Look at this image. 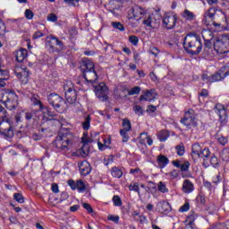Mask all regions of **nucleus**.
Masks as SVG:
<instances>
[{
	"instance_id": "obj_1",
	"label": "nucleus",
	"mask_w": 229,
	"mask_h": 229,
	"mask_svg": "<svg viewBox=\"0 0 229 229\" xmlns=\"http://www.w3.org/2000/svg\"><path fill=\"white\" fill-rule=\"evenodd\" d=\"M184 51L191 56H196L201 53L203 44L201 43V37L196 33H189L183 39Z\"/></svg>"
},
{
	"instance_id": "obj_2",
	"label": "nucleus",
	"mask_w": 229,
	"mask_h": 229,
	"mask_svg": "<svg viewBox=\"0 0 229 229\" xmlns=\"http://www.w3.org/2000/svg\"><path fill=\"white\" fill-rule=\"evenodd\" d=\"M74 139H76V137H74V134H72L69 129L63 128L56 136L54 146L56 148L57 151H68Z\"/></svg>"
},
{
	"instance_id": "obj_3",
	"label": "nucleus",
	"mask_w": 229,
	"mask_h": 229,
	"mask_svg": "<svg viewBox=\"0 0 229 229\" xmlns=\"http://www.w3.org/2000/svg\"><path fill=\"white\" fill-rule=\"evenodd\" d=\"M2 103L7 110H15L19 106V97L13 91L7 89L2 97Z\"/></svg>"
},
{
	"instance_id": "obj_4",
	"label": "nucleus",
	"mask_w": 229,
	"mask_h": 229,
	"mask_svg": "<svg viewBox=\"0 0 229 229\" xmlns=\"http://www.w3.org/2000/svg\"><path fill=\"white\" fill-rule=\"evenodd\" d=\"M0 135L5 139H13V123L10 122L8 115H2L0 118Z\"/></svg>"
},
{
	"instance_id": "obj_5",
	"label": "nucleus",
	"mask_w": 229,
	"mask_h": 229,
	"mask_svg": "<svg viewBox=\"0 0 229 229\" xmlns=\"http://www.w3.org/2000/svg\"><path fill=\"white\" fill-rule=\"evenodd\" d=\"M64 98L67 103H69L70 105L76 103L78 95L76 94V89H74V85L72 84V82H67L66 84H64Z\"/></svg>"
},
{
	"instance_id": "obj_6",
	"label": "nucleus",
	"mask_w": 229,
	"mask_h": 229,
	"mask_svg": "<svg viewBox=\"0 0 229 229\" xmlns=\"http://www.w3.org/2000/svg\"><path fill=\"white\" fill-rule=\"evenodd\" d=\"M181 123L186 126L188 130H194L195 128H198V122L194 116L193 110L187 111L184 114V117L181 119Z\"/></svg>"
},
{
	"instance_id": "obj_7",
	"label": "nucleus",
	"mask_w": 229,
	"mask_h": 229,
	"mask_svg": "<svg viewBox=\"0 0 229 229\" xmlns=\"http://www.w3.org/2000/svg\"><path fill=\"white\" fill-rule=\"evenodd\" d=\"M47 101L49 105H51V106L56 110V112H58L60 108H64L65 106V101L64 100V98L56 93H50L47 96Z\"/></svg>"
},
{
	"instance_id": "obj_8",
	"label": "nucleus",
	"mask_w": 229,
	"mask_h": 229,
	"mask_svg": "<svg viewBox=\"0 0 229 229\" xmlns=\"http://www.w3.org/2000/svg\"><path fill=\"white\" fill-rule=\"evenodd\" d=\"M161 21L162 15H160V12L156 11L154 13L148 15V17L143 21V24H145V26H148V28L157 30V28L160 26Z\"/></svg>"
},
{
	"instance_id": "obj_9",
	"label": "nucleus",
	"mask_w": 229,
	"mask_h": 229,
	"mask_svg": "<svg viewBox=\"0 0 229 229\" xmlns=\"http://www.w3.org/2000/svg\"><path fill=\"white\" fill-rule=\"evenodd\" d=\"M108 88L105 82H100L95 87V94L101 101H108Z\"/></svg>"
},
{
	"instance_id": "obj_10",
	"label": "nucleus",
	"mask_w": 229,
	"mask_h": 229,
	"mask_svg": "<svg viewBox=\"0 0 229 229\" xmlns=\"http://www.w3.org/2000/svg\"><path fill=\"white\" fill-rule=\"evenodd\" d=\"M223 24H228V19L226 18V13L218 7V11L216 13L212 22V26H214V28H221Z\"/></svg>"
},
{
	"instance_id": "obj_11",
	"label": "nucleus",
	"mask_w": 229,
	"mask_h": 229,
	"mask_svg": "<svg viewBox=\"0 0 229 229\" xmlns=\"http://www.w3.org/2000/svg\"><path fill=\"white\" fill-rule=\"evenodd\" d=\"M55 46H58L59 49H64V42L60 41L56 37L54 36H48L47 37V42H46V47L50 51L51 53H55L56 51V48Z\"/></svg>"
},
{
	"instance_id": "obj_12",
	"label": "nucleus",
	"mask_w": 229,
	"mask_h": 229,
	"mask_svg": "<svg viewBox=\"0 0 229 229\" xmlns=\"http://www.w3.org/2000/svg\"><path fill=\"white\" fill-rule=\"evenodd\" d=\"M229 76V67L223 66L220 70L216 72L213 75H211V83H216V81H223L225 78Z\"/></svg>"
},
{
	"instance_id": "obj_13",
	"label": "nucleus",
	"mask_w": 229,
	"mask_h": 229,
	"mask_svg": "<svg viewBox=\"0 0 229 229\" xmlns=\"http://www.w3.org/2000/svg\"><path fill=\"white\" fill-rule=\"evenodd\" d=\"M178 21V16L171 13H167L163 17V24L166 30H173L176 26V21Z\"/></svg>"
},
{
	"instance_id": "obj_14",
	"label": "nucleus",
	"mask_w": 229,
	"mask_h": 229,
	"mask_svg": "<svg viewBox=\"0 0 229 229\" xmlns=\"http://www.w3.org/2000/svg\"><path fill=\"white\" fill-rule=\"evenodd\" d=\"M14 72L17 76V78H19L21 81V83H23V85H26V83H28V81H30V71H28L27 68H22L21 66H16L14 69Z\"/></svg>"
},
{
	"instance_id": "obj_15",
	"label": "nucleus",
	"mask_w": 229,
	"mask_h": 229,
	"mask_svg": "<svg viewBox=\"0 0 229 229\" xmlns=\"http://www.w3.org/2000/svg\"><path fill=\"white\" fill-rule=\"evenodd\" d=\"M218 12V7H211L204 13L203 22L206 26H212V22Z\"/></svg>"
},
{
	"instance_id": "obj_16",
	"label": "nucleus",
	"mask_w": 229,
	"mask_h": 229,
	"mask_svg": "<svg viewBox=\"0 0 229 229\" xmlns=\"http://www.w3.org/2000/svg\"><path fill=\"white\" fill-rule=\"evenodd\" d=\"M215 112L219 116V123L221 125H225L228 121V114H226V108L221 104H216L215 106Z\"/></svg>"
},
{
	"instance_id": "obj_17",
	"label": "nucleus",
	"mask_w": 229,
	"mask_h": 229,
	"mask_svg": "<svg viewBox=\"0 0 229 229\" xmlns=\"http://www.w3.org/2000/svg\"><path fill=\"white\" fill-rule=\"evenodd\" d=\"M157 89H147L143 91V94L140 96V101H155L157 99Z\"/></svg>"
},
{
	"instance_id": "obj_18",
	"label": "nucleus",
	"mask_w": 229,
	"mask_h": 229,
	"mask_svg": "<svg viewBox=\"0 0 229 229\" xmlns=\"http://www.w3.org/2000/svg\"><path fill=\"white\" fill-rule=\"evenodd\" d=\"M82 76L88 83H98V80L99 78L98 77V72L96 70L84 71Z\"/></svg>"
},
{
	"instance_id": "obj_19",
	"label": "nucleus",
	"mask_w": 229,
	"mask_h": 229,
	"mask_svg": "<svg viewBox=\"0 0 229 229\" xmlns=\"http://www.w3.org/2000/svg\"><path fill=\"white\" fill-rule=\"evenodd\" d=\"M132 15L135 21H140V19H144V17L148 15V12H146L144 8L136 5L132 7Z\"/></svg>"
},
{
	"instance_id": "obj_20",
	"label": "nucleus",
	"mask_w": 229,
	"mask_h": 229,
	"mask_svg": "<svg viewBox=\"0 0 229 229\" xmlns=\"http://www.w3.org/2000/svg\"><path fill=\"white\" fill-rule=\"evenodd\" d=\"M157 210L160 214H169L171 212V204L165 200L157 202Z\"/></svg>"
},
{
	"instance_id": "obj_21",
	"label": "nucleus",
	"mask_w": 229,
	"mask_h": 229,
	"mask_svg": "<svg viewBox=\"0 0 229 229\" xmlns=\"http://www.w3.org/2000/svg\"><path fill=\"white\" fill-rule=\"evenodd\" d=\"M79 169L82 176H87L88 174H90V171H91L90 163L88 161H82L79 165Z\"/></svg>"
},
{
	"instance_id": "obj_22",
	"label": "nucleus",
	"mask_w": 229,
	"mask_h": 229,
	"mask_svg": "<svg viewBox=\"0 0 229 229\" xmlns=\"http://www.w3.org/2000/svg\"><path fill=\"white\" fill-rule=\"evenodd\" d=\"M194 191V183L191 180L186 179L182 182V192L185 194H191Z\"/></svg>"
},
{
	"instance_id": "obj_23",
	"label": "nucleus",
	"mask_w": 229,
	"mask_h": 229,
	"mask_svg": "<svg viewBox=\"0 0 229 229\" xmlns=\"http://www.w3.org/2000/svg\"><path fill=\"white\" fill-rule=\"evenodd\" d=\"M157 164L159 169H164L169 164V158L165 155H158L157 157Z\"/></svg>"
},
{
	"instance_id": "obj_24",
	"label": "nucleus",
	"mask_w": 229,
	"mask_h": 229,
	"mask_svg": "<svg viewBox=\"0 0 229 229\" xmlns=\"http://www.w3.org/2000/svg\"><path fill=\"white\" fill-rule=\"evenodd\" d=\"M94 70L96 69L94 68V63L92 61L90 60L82 61V64L81 66V72L82 73H84L85 71H94Z\"/></svg>"
},
{
	"instance_id": "obj_25",
	"label": "nucleus",
	"mask_w": 229,
	"mask_h": 229,
	"mask_svg": "<svg viewBox=\"0 0 229 229\" xmlns=\"http://www.w3.org/2000/svg\"><path fill=\"white\" fill-rule=\"evenodd\" d=\"M39 112H42L44 117H46L47 115L48 117H52L55 121H56L58 119V114H56V113L51 111V108H49L48 106H44L41 110H39Z\"/></svg>"
},
{
	"instance_id": "obj_26",
	"label": "nucleus",
	"mask_w": 229,
	"mask_h": 229,
	"mask_svg": "<svg viewBox=\"0 0 229 229\" xmlns=\"http://www.w3.org/2000/svg\"><path fill=\"white\" fill-rule=\"evenodd\" d=\"M27 56H28V50H26V48H21L20 50L16 51V60L20 64L24 62Z\"/></svg>"
},
{
	"instance_id": "obj_27",
	"label": "nucleus",
	"mask_w": 229,
	"mask_h": 229,
	"mask_svg": "<svg viewBox=\"0 0 229 229\" xmlns=\"http://www.w3.org/2000/svg\"><path fill=\"white\" fill-rule=\"evenodd\" d=\"M146 140L148 146H153V139H151L146 132H142L140 136V144H146Z\"/></svg>"
},
{
	"instance_id": "obj_28",
	"label": "nucleus",
	"mask_w": 229,
	"mask_h": 229,
	"mask_svg": "<svg viewBox=\"0 0 229 229\" xmlns=\"http://www.w3.org/2000/svg\"><path fill=\"white\" fill-rule=\"evenodd\" d=\"M4 61L3 60V57L0 55V78H7L10 74V72L8 70L4 69Z\"/></svg>"
},
{
	"instance_id": "obj_29",
	"label": "nucleus",
	"mask_w": 229,
	"mask_h": 229,
	"mask_svg": "<svg viewBox=\"0 0 229 229\" xmlns=\"http://www.w3.org/2000/svg\"><path fill=\"white\" fill-rule=\"evenodd\" d=\"M111 174L113 178H123V170L117 166H114L111 169Z\"/></svg>"
},
{
	"instance_id": "obj_30",
	"label": "nucleus",
	"mask_w": 229,
	"mask_h": 229,
	"mask_svg": "<svg viewBox=\"0 0 229 229\" xmlns=\"http://www.w3.org/2000/svg\"><path fill=\"white\" fill-rule=\"evenodd\" d=\"M30 101L32 105H34L35 106H39V111L42 110V108H44V105L42 104V101H40V99L38 98V95H33L30 98Z\"/></svg>"
},
{
	"instance_id": "obj_31",
	"label": "nucleus",
	"mask_w": 229,
	"mask_h": 229,
	"mask_svg": "<svg viewBox=\"0 0 229 229\" xmlns=\"http://www.w3.org/2000/svg\"><path fill=\"white\" fill-rule=\"evenodd\" d=\"M198 157L199 158H203L204 162H207V158L210 157V149H208V148H202Z\"/></svg>"
},
{
	"instance_id": "obj_32",
	"label": "nucleus",
	"mask_w": 229,
	"mask_h": 229,
	"mask_svg": "<svg viewBox=\"0 0 229 229\" xmlns=\"http://www.w3.org/2000/svg\"><path fill=\"white\" fill-rule=\"evenodd\" d=\"M157 138L160 142H165L169 139V132L167 131H161L157 133Z\"/></svg>"
},
{
	"instance_id": "obj_33",
	"label": "nucleus",
	"mask_w": 229,
	"mask_h": 229,
	"mask_svg": "<svg viewBox=\"0 0 229 229\" xmlns=\"http://www.w3.org/2000/svg\"><path fill=\"white\" fill-rule=\"evenodd\" d=\"M10 123H13V137L15 135V128H17V124L21 123V114H16L14 116V120L9 118Z\"/></svg>"
},
{
	"instance_id": "obj_34",
	"label": "nucleus",
	"mask_w": 229,
	"mask_h": 229,
	"mask_svg": "<svg viewBox=\"0 0 229 229\" xmlns=\"http://www.w3.org/2000/svg\"><path fill=\"white\" fill-rule=\"evenodd\" d=\"M225 42L223 41H217L215 44V49L216 51H217L218 53H226V50H225Z\"/></svg>"
},
{
	"instance_id": "obj_35",
	"label": "nucleus",
	"mask_w": 229,
	"mask_h": 229,
	"mask_svg": "<svg viewBox=\"0 0 229 229\" xmlns=\"http://www.w3.org/2000/svg\"><path fill=\"white\" fill-rule=\"evenodd\" d=\"M182 17L185 21H194V13L185 9L182 13Z\"/></svg>"
},
{
	"instance_id": "obj_36",
	"label": "nucleus",
	"mask_w": 229,
	"mask_h": 229,
	"mask_svg": "<svg viewBox=\"0 0 229 229\" xmlns=\"http://www.w3.org/2000/svg\"><path fill=\"white\" fill-rule=\"evenodd\" d=\"M176 153L179 157H183L185 155V145L181 142L179 145L175 147Z\"/></svg>"
},
{
	"instance_id": "obj_37",
	"label": "nucleus",
	"mask_w": 229,
	"mask_h": 229,
	"mask_svg": "<svg viewBox=\"0 0 229 229\" xmlns=\"http://www.w3.org/2000/svg\"><path fill=\"white\" fill-rule=\"evenodd\" d=\"M215 138L216 139L217 142H219V144H221V146H226V144H228V138H226L221 134H216L215 136Z\"/></svg>"
},
{
	"instance_id": "obj_38",
	"label": "nucleus",
	"mask_w": 229,
	"mask_h": 229,
	"mask_svg": "<svg viewBox=\"0 0 229 229\" xmlns=\"http://www.w3.org/2000/svg\"><path fill=\"white\" fill-rule=\"evenodd\" d=\"M123 129L125 131H130V130H131V122H130V119L128 118H124L123 120V123H122Z\"/></svg>"
},
{
	"instance_id": "obj_39",
	"label": "nucleus",
	"mask_w": 229,
	"mask_h": 229,
	"mask_svg": "<svg viewBox=\"0 0 229 229\" xmlns=\"http://www.w3.org/2000/svg\"><path fill=\"white\" fill-rule=\"evenodd\" d=\"M201 150L202 148L199 143H194L191 147V153L197 157H199V155L201 153Z\"/></svg>"
},
{
	"instance_id": "obj_40",
	"label": "nucleus",
	"mask_w": 229,
	"mask_h": 229,
	"mask_svg": "<svg viewBox=\"0 0 229 229\" xmlns=\"http://www.w3.org/2000/svg\"><path fill=\"white\" fill-rule=\"evenodd\" d=\"M157 191H159V192H162L163 194H165V192H169V189H167V186L164 182H159L157 183Z\"/></svg>"
},
{
	"instance_id": "obj_41",
	"label": "nucleus",
	"mask_w": 229,
	"mask_h": 229,
	"mask_svg": "<svg viewBox=\"0 0 229 229\" xmlns=\"http://www.w3.org/2000/svg\"><path fill=\"white\" fill-rule=\"evenodd\" d=\"M77 191L78 192H85L87 191V186L81 180L77 181Z\"/></svg>"
},
{
	"instance_id": "obj_42",
	"label": "nucleus",
	"mask_w": 229,
	"mask_h": 229,
	"mask_svg": "<svg viewBox=\"0 0 229 229\" xmlns=\"http://www.w3.org/2000/svg\"><path fill=\"white\" fill-rule=\"evenodd\" d=\"M129 191H133V192L140 194V188L139 187V182H131L129 185Z\"/></svg>"
},
{
	"instance_id": "obj_43",
	"label": "nucleus",
	"mask_w": 229,
	"mask_h": 229,
	"mask_svg": "<svg viewBox=\"0 0 229 229\" xmlns=\"http://www.w3.org/2000/svg\"><path fill=\"white\" fill-rule=\"evenodd\" d=\"M81 141L83 144H92V142H96V140L94 138H88L87 132H84Z\"/></svg>"
},
{
	"instance_id": "obj_44",
	"label": "nucleus",
	"mask_w": 229,
	"mask_h": 229,
	"mask_svg": "<svg viewBox=\"0 0 229 229\" xmlns=\"http://www.w3.org/2000/svg\"><path fill=\"white\" fill-rule=\"evenodd\" d=\"M111 25L114 30H118L119 31H124V25H123V23H121L120 21H113Z\"/></svg>"
},
{
	"instance_id": "obj_45",
	"label": "nucleus",
	"mask_w": 229,
	"mask_h": 229,
	"mask_svg": "<svg viewBox=\"0 0 229 229\" xmlns=\"http://www.w3.org/2000/svg\"><path fill=\"white\" fill-rule=\"evenodd\" d=\"M221 158L224 162H229V148H224L222 150Z\"/></svg>"
},
{
	"instance_id": "obj_46",
	"label": "nucleus",
	"mask_w": 229,
	"mask_h": 229,
	"mask_svg": "<svg viewBox=\"0 0 229 229\" xmlns=\"http://www.w3.org/2000/svg\"><path fill=\"white\" fill-rule=\"evenodd\" d=\"M132 110L136 115H144V109H142V106L139 105L134 106Z\"/></svg>"
},
{
	"instance_id": "obj_47",
	"label": "nucleus",
	"mask_w": 229,
	"mask_h": 229,
	"mask_svg": "<svg viewBox=\"0 0 229 229\" xmlns=\"http://www.w3.org/2000/svg\"><path fill=\"white\" fill-rule=\"evenodd\" d=\"M129 131L120 130V135L123 138L122 142H128L130 140V135H128Z\"/></svg>"
},
{
	"instance_id": "obj_48",
	"label": "nucleus",
	"mask_w": 229,
	"mask_h": 229,
	"mask_svg": "<svg viewBox=\"0 0 229 229\" xmlns=\"http://www.w3.org/2000/svg\"><path fill=\"white\" fill-rule=\"evenodd\" d=\"M113 203L114 207H121L123 205V200L121 199V197H119V195H114L113 197Z\"/></svg>"
},
{
	"instance_id": "obj_49",
	"label": "nucleus",
	"mask_w": 229,
	"mask_h": 229,
	"mask_svg": "<svg viewBox=\"0 0 229 229\" xmlns=\"http://www.w3.org/2000/svg\"><path fill=\"white\" fill-rule=\"evenodd\" d=\"M210 164L214 167H219V158L216 156H212L209 160Z\"/></svg>"
},
{
	"instance_id": "obj_50",
	"label": "nucleus",
	"mask_w": 229,
	"mask_h": 229,
	"mask_svg": "<svg viewBox=\"0 0 229 229\" xmlns=\"http://www.w3.org/2000/svg\"><path fill=\"white\" fill-rule=\"evenodd\" d=\"M83 130H89L90 128V116L88 115L82 123Z\"/></svg>"
},
{
	"instance_id": "obj_51",
	"label": "nucleus",
	"mask_w": 229,
	"mask_h": 229,
	"mask_svg": "<svg viewBox=\"0 0 229 229\" xmlns=\"http://www.w3.org/2000/svg\"><path fill=\"white\" fill-rule=\"evenodd\" d=\"M137 94H140V87L136 86L128 91L129 96H135Z\"/></svg>"
},
{
	"instance_id": "obj_52",
	"label": "nucleus",
	"mask_w": 229,
	"mask_h": 229,
	"mask_svg": "<svg viewBox=\"0 0 229 229\" xmlns=\"http://www.w3.org/2000/svg\"><path fill=\"white\" fill-rule=\"evenodd\" d=\"M189 167H191V163L189 161H185L181 165L179 169H181L182 173H187V171H189Z\"/></svg>"
},
{
	"instance_id": "obj_53",
	"label": "nucleus",
	"mask_w": 229,
	"mask_h": 229,
	"mask_svg": "<svg viewBox=\"0 0 229 229\" xmlns=\"http://www.w3.org/2000/svg\"><path fill=\"white\" fill-rule=\"evenodd\" d=\"M13 199H15V201L18 203H24V197L21 193H14Z\"/></svg>"
},
{
	"instance_id": "obj_54",
	"label": "nucleus",
	"mask_w": 229,
	"mask_h": 229,
	"mask_svg": "<svg viewBox=\"0 0 229 229\" xmlns=\"http://www.w3.org/2000/svg\"><path fill=\"white\" fill-rule=\"evenodd\" d=\"M149 53H150V55H153L154 56H158V55H160V49H158V47H151L149 48Z\"/></svg>"
},
{
	"instance_id": "obj_55",
	"label": "nucleus",
	"mask_w": 229,
	"mask_h": 229,
	"mask_svg": "<svg viewBox=\"0 0 229 229\" xmlns=\"http://www.w3.org/2000/svg\"><path fill=\"white\" fill-rule=\"evenodd\" d=\"M83 208L87 210L88 214H94V208H92V206L89 203H82Z\"/></svg>"
},
{
	"instance_id": "obj_56",
	"label": "nucleus",
	"mask_w": 229,
	"mask_h": 229,
	"mask_svg": "<svg viewBox=\"0 0 229 229\" xmlns=\"http://www.w3.org/2000/svg\"><path fill=\"white\" fill-rule=\"evenodd\" d=\"M34 16H35V13H33V11H31L30 9L25 10L26 19H28L29 21H31V19H33Z\"/></svg>"
},
{
	"instance_id": "obj_57",
	"label": "nucleus",
	"mask_w": 229,
	"mask_h": 229,
	"mask_svg": "<svg viewBox=\"0 0 229 229\" xmlns=\"http://www.w3.org/2000/svg\"><path fill=\"white\" fill-rule=\"evenodd\" d=\"M47 20L49 22H56V21H58V16H56L55 13H50L47 15Z\"/></svg>"
},
{
	"instance_id": "obj_58",
	"label": "nucleus",
	"mask_w": 229,
	"mask_h": 229,
	"mask_svg": "<svg viewBox=\"0 0 229 229\" xmlns=\"http://www.w3.org/2000/svg\"><path fill=\"white\" fill-rule=\"evenodd\" d=\"M129 42L132 44V46H137V44H139V38L136 36H130Z\"/></svg>"
},
{
	"instance_id": "obj_59",
	"label": "nucleus",
	"mask_w": 229,
	"mask_h": 229,
	"mask_svg": "<svg viewBox=\"0 0 229 229\" xmlns=\"http://www.w3.org/2000/svg\"><path fill=\"white\" fill-rule=\"evenodd\" d=\"M202 81H206V83H212V75L208 76V74H202Z\"/></svg>"
},
{
	"instance_id": "obj_60",
	"label": "nucleus",
	"mask_w": 229,
	"mask_h": 229,
	"mask_svg": "<svg viewBox=\"0 0 229 229\" xmlns=\"http://www.w3.org/2000/svg\"><path fill=\"white\" fill-rule=\"evenodd\" d=\"M68 185L71 187L72 191H76L77 189V182L74 180L70 179L67 181Z\"/></svg>"
},
{
	"instance_id": "obj_61",
	"label": "nucleus",
	"mask_w": 229,
	"mask_h": 229,
	"mask_svg": "<svg viewBox=\"0 0 229 229\" xmlns=\"http://www.w3.org/2000/svg\"><path fill=\"white\" fill-rule=\"evenodd\" d=\"M42 37H44V33H42L40 30H38L33 34L32 38L33 40H37L38 38H42Z\"/></svg>"
},
{
	"instance_id": "obj_62",
	"label": "nucleus",
	"mask_w": 229,
	"mask_h": 229,
	"mask_svg": "<svg viewBox=\"0 0 229 229\" xmlns=\"http://www.w3.org/2000/svg\"><path fill=\"white\" fill-rule=\"evenodd\" d=\"M107 219L108 221H113V223H119V216L109 215Z\"/></svg>"
},
{
	"instance_id": "obj_63",
	"label": "nucleus",
	"mask_w": 229,
	"mask_h": 229,
	"mask_svg": "<svg viewBox=\"0 0 229 229\" xmlns=\"http://www.w3.org/2000/svg\"><path fill=\"white\" fill-rule=\"evenodd\" d=\"M147 112H148V114H155V112H157V106H155L153 105L148 106Z\"/></svg>"
},
{
	"instance_id": "obj_64",
	"label": "nucleus",
	"mask_w": 229,
	"mask_h": 229,
	"mask_svg": "<svg viewBox=\"0 0 229 229\" xmlns=\"http://www.w3.org/2000/svg\"><path fill=\"white\" fill-rule=\"evenodd\" d=\"M33 115H35L34 112H26L25 113L26 121H31V119H33Z\"/></svg>"
}]
</instances>
